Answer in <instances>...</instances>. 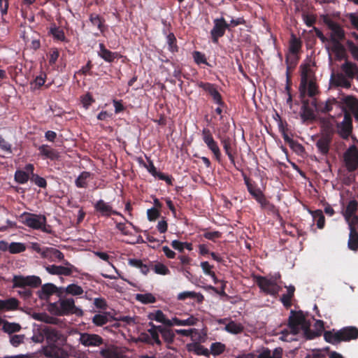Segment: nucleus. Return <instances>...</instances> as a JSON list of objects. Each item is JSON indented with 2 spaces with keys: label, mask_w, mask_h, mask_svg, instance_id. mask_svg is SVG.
<instances>
[{
  "label": "nucleus",
  "mask_w": 358,
  "mask_h": 358,
  "mask_svg": "<svg viewBox=\"0 0 358 358\" xmlns=\"http://www.w3.org/2000/svg\"><path fill=\"white\" fill-rule=\"evenodd\" d=\"M49 311L57 316L75 314L80 317L83 315V311L76 306L74 299L72 298L60 299L58 302L50 303Z\"/></svg>",
  "instance_id": "obj_1"
},
{
  "label": "nucleus",
  "mask_w": 358,
  "mask_h": 358,
  "mask_svg": "<svg viewBox=\"0 0 358 358\" xmlns=\"http://www.w3.org/2000/svg\"><path fill=\"white\" fill-rule=\"evenodd\" d=\"M308 320H306L303 311L293 310L290 312V315L288 319V327L292 336H296L302 329L303 335H305L306 325L308 324Z\"/></svg>",
  "instance_id": "obj_2"
},
{
  "label": "nucleus",
  "mask_w": 358,
  "mask_h": 358,
  "mask_svg": "<svg viewBox=\"0 0 358 358\" xmlns=\"http://www.w3.org/2000/svg\"><path fill=\"white\" fill-rule=\"evenodd\" d=\"M22 222L27 227L33 229H40L43 232H48L46 228V217L41 214H34L31 213H24L21 215Z\"/></svg>",
  "instance_id": "obj_3"
},
{
  "label": "nucleus",
  "mask_w": 358,
  "mask_h": 358,
  "mask_svg": "<svg viewBox=\"0 0 358 358\" xmlns=\"http://www.w3.org/2000/svg\"><path fill=\"white\" fill-rule=\"evenodd\" d=\"M255 282L259 289L266 294L276 296L280 290V287L277 284V278L268 279L262 275L255 276Z\"/></svg>",
  "instance_id": "obj_4"
},
{
  "label": "nucleus",
  "mask_w": 358,
  "mask_h": 358,
  "mask_svg": "<svg viewBox=\"0 0 358 358\" xmlns=\"http://www.w3.org/2000/svg\"><path fill=\"white\" fill-rule=\"evenodd\" d=\"M201 136L203 142L213 154L215 159L218 163H220L222 160V153L218 143L215 141L210 130L208 128H203L201 131Z\"/></svg>",
  "instance_id": "obj_5"
},
{
  "label": "nucleus",
  "mask_w": 358,
  "mask_h": 358,
  "mask_svg": "<svg viewBox=\"0 0 358 358\" xmlns=\"http://www.w3.org/2000/svg\"><path fill=\"white\" fill-rule=\"evenodd\" d=\"M13 288H25L26 287H37L41 284L39 277L35 275H14L12 280Z\"/></svg>",
  "instance_id": "obj_6"
},
{
  "label": "nucleus",
  "mask_w": 358,
  "mask_h": 358,
  "mask_svg": "<svg viewBox=\"0 0 358 358\" xmlns=\"http://www.w3.org/2000/svg\"><path fill=\"white\" fill-rule=\"evenodd\" d=\"M229 29L228 23L223 17L213 20V27L210 30V38L213 43H218L219 38L224 36Z\"/></svg>",
  "instance_id": "obj_7"
},
{
  "label": "nucleus",
  "mask_w": 358,
  "mask_h": 358,
  "mask_svg": "<svg viewBox=\"0 0 358 358\" xmlns=\"http://www.w3.org/2000/svg\"><path fill=\"white\" fill-rule=\"evenodd\" d=\"M344 162L349 172L355 171L358 167V148L351 145L344 153Z\"/></svg>",
  "instance_id": "obj_8"
},
{
  "label": "nucleus",
  "mask_w": 358,
  "mask_h": 358,
  "mask_svg": "<svg viewBox=\"0 0 358 358\" xmlns=\"http://www.w3.org/2000/svg\"><path fill=\"white\" fill-rule=\"evenodd\" d=\"M343 120L341 123L338 124V128L340 135L343 138H347L350 135L352 130V119L350 113L345 110L344 107H343Z\"/></svg>",
  "instance_id": "obj_9"
},
{
  "label": "nucleus",
  "mask_w": 358,
  "mask_h": 358,
  "mask_svg": "<svg viewBox=\"0 0 358 358\" xmlns=\"http://www.w3.org/2000/svg\"><path fill=\"white\" fill-rule=\"evenodd\" d=\"M94 210L96 213H99L100 216L102 217H110L111 215H120L123 217V215L117 212L115 210L113 209L112 206L106 203L103 199L98 200L94 204Z\"/></svg>",
  "instance_id": "obj_10"
},
{
  "label": "nucleus",
  "mask_w": 358,
  "mask_h": 358,
  "mask_svg": "<svg viewBox=\"0 0 358 358\" xmlns=\"http://www.w3.org/2000/svg\"><path fill=\"white\" fill-rule=\"evenodd\" d=\"M63 289L64 287H57L52 283H46L37 292V295L41 300H48L53 294H57L59 297L62 296Z\"/></svg>",
  "instance_id": "obj_11"
},
{
  "label": "nucleus",
  "mask_w": 358,
  "mask_h": 358,
  "mask_svg": "<svg viewBox=\"0 0 358 358\" xmlns=\"http://www.w3.org/2000/svg\"><path fill=\"white\" fill-rule=\"evenodd\" d=\"M64 264L67 266H57V265H48L45 267V270L52 275H63L66 276L71 275L76 268L73 265L69 263L68 261L64 262Z\"/></svg>",
  "instance_id": "obj_12"
},
{
  "label": "nucleus",
  "mask_w": 358,
  "mask_h": 358,
  "mask_svg": "<svg viewBox=\"0 0 358 358\" xmlns=\"http://www.w3.org/2000/svg\"><path fill=\"white\" fill-rule=\"evenodd\" d=\"M306 331L304 337L308 340H312L317 337L320 336L322 333L324 334V323L322 320H316L314 324V330L310 329V322L308 321V324L306 325Z\"/></svg>",
  "instance_id": "obj_13"
},
{
  "label": "nucleus",
  "mask_w": 358,
  "mask_h": 358,
  "mask_svg": "<svg viewBox=\"0 0 358 358\" xmlns=\"http://www.w3.org/2000/svg\"><path fill=\"white\" fill-rule=\"evenodd\" d=\"M329 29L331 30V41L334 43H341L345 38V34L343 27L337 22L329 20L327 22Z\"/></svg>",
  "instance_id": "obj_14"
},
{
  "label": "nucleus",
  "mask_w": 358,
  "mask_h": 358,
  "mask_svg": "<svg viewBox=\"0 0 358 358\" xmlns=\"http://www.w3.org/2000/svg\"><path fill=\"white\" fill-rule=\"evenodd\" d=\"M312 105L315 108L316 110L327 113L332 110L334 106H338L340 108L341 102L335 98H329L326 102L317 103L316 100L312 102Z\"/></svg>",
  "instance_id": "obj_15"
},
{
  "label": "nucleus",
  "mask_w": 358,
  "mask_h": 358,
  "mask_svg": "<svg viewBox=\"0 0 358 358\" xmlns=\"http://www.w3.org/2000/svg\"><path fill=\"white\" fill-rule=\"evenodd\" d=\"M332 141V134L331 133H325L316 142V147L320 153L324 156L328 155L330 149V145Z\"/></svg>",
  "instance_id": "obj_16"
},
{
  "label": "nucleus",
  "mask_w": 358,
  "mask_h": 358,
  "mask_svg": "<svg viewBox=\"0 0 358 358\" xmlns=\"http://www.w3.org/2000/svg\"><path fill=\"white\" fill-rule=\"evenodd\" d=\"M99 50L97 52V55L105 62L108 63L113 62L115 59H118L122 57V55L117 52H112L107 49L105 45L102 43L99 45Z\"/></svg>",
  "instance_id": "obj_17"
},
{
  "label": "nucleus",
  "mask_w": 358,
  "mask_h": 358,
  "mask_svg": "<svg viewBox=\"0 0 358 358\" xmlns=\"http://www.w3.org/2000/svg\"><path fill=\"white\" fill-rule=\"evenodd\" d=\"M197 85L212 99L213 101L222 96L215 84L201 81L198 83Z\"/></svg>",
  "instance_id": "obj_18"
},
{
  "label": "nucleus",
  "mask_w": 358,
  "mask_h": 358,
  "mask_svg": "<svg viewBox=\"0 0 358 358\" xmlns=\"http://www.w3.org/2000/svg\"><path fill=\"white\" fill-rule=\"evenodd\" d=\"M220 143L223 147L225 154L228 156L231 164L236 166L235 155L236 150L232 146L231 140L229 137H224L220 139Z\"/></svg>",
  "instance_id": "obj_19"
},
{
  "label": "nucleus",
  "mask_w": 358,
  "mask_h": 358,
  "mask_svg": "<svg viewBox=\"0 0 358 358\" xmlns=\"http://www.w3.org/2000/svg\"><path fill=\"white\" fill-rule=\"evenodd\" d=\"M103 342V338L97 334L85 333L80 336V343L85 346H99Z\"/></svg>",
  "instance_id": "obj_20"
},
{
  "label": "nucleus",
  "mask_w": 358,
  "mask_h": 358,
  "mask_svg": "<svg viewBox=\"0 0 358 358\" xmlns=\"http://www.w3.org/2000/svg\"><path fill=\"white\" fill-rule=\"evenodd\" d=\"M340 108L343 110V107L350 113L358 110V99L352 95L345 96L340 101Z\"/></svg>",
  "instance_id": "obj_21"
},
{
  "label": "nucleus",
  "mask_w": 358,
  "mask_h": 358,
  "mask_svg": "<svg viewBox=\"0 0 358 358\" xmlns=\"http://www.w3.org/2000/svg\"><path fill=\"white\" fill-rule=\"evenodd\" d=\"M339 334L342 338V341L347 342L355 340L358 338V328L353 326H348L341 329Z\"/></svg>",
  "instance_id": "obj_22"
},
{
  "label": "nucleus",
  "mask_w": 358,
  "mask_h": 358,
  "mask_svg": "<svg viewBox=\"0 0 358 358\" xmlns=\"http://www.w3.org/2000/svg\"><path fill=\"white\" fill-rule=\"evenodd\" d=\"M115 320L116 318L114 317L109 312L96 314L92 318V323L96 327H103L108 322Z\"/></svg>",
  "instance_id": "obj_23"
},
{
  "label": "nucleus",
  "mask_w": 358,
  "mask_h": 358,
  "mask_svg": "<svg viewBox=\"0 0 358 358\" xmlns=\"http://www.w3.org/2000/svg\"><path fill=\"white\" fill-rule=\"evenodd\" d=\"M243 176L248 192L255 200L264 194L263 192L257 186L255 182L252 181V180L244 173Z\"/></svg>",
  "instance_id": "obj_24"
},
{
  "label": "nucleus",
  "mask_w": 358,
  "mask_h": 358,
  "mask_svg": "<svg viewBox=\"0 0 358 358\" xmlns=\"http://www.w3.org/2000/svg\"><path fill=\"white\" fill-rule=\"evenodd\" d=\"M331 83L333 85L336 87H341L345 89L351 87V82L348 80L347 76L341 73H338L336 75H332Z\"/></svg>",
  "instance_id": "obj_25"
},
{
  "label": "nucleus",
  "mask_w": 358,
  "mask_h": 358,
  "mask_svg": "<svg viewBox=\"0 0 358 358\" xmlns=\"http://www.w3.org/2000/svg\"><path fill=\"white\" fill-rule=\"evenodd\" d=\"M148 318L151 321L155 320L157 322H160L168 327H172V324L171 323L170 320L166 317L164 313L161 310H157L155 312L150 313L148 315Z\"/></svg>",
  "instance_id": "obj_26"
},
{
  "label": "nucleus",
  "mask_w": 358,
  "mask_h": 358,
  "mask_svg": "<svg viewBox=\"0 0 358 358\" xmlns=\"http://www.w3.org/2000/svg\"><path fill=\"white\" fill-rule=\"evenodd\" d=\"M341 70L344 72L345 76L350 79H353L358 73V66L355 63L346 60L341 65Z\"/></svg>",
  "instance_id": "obj_27"
},
{
  "label": "nucleus",
  "mask_w": 358,
  "mask_h": 358,
  "mask_svg": "<svg viewBox=\"0 0 358 358\" xmlns=\"http://www.w3.org/2000/svg\"><path fill=\"white\" fill-rule=\"evenodd\" d=\"M38 150L40 152V155L46 159L56 160L59 157V152L56 150L51 148L48 145L43 144L39 146Z\"/></svg>",
  "instance_id": "obj_28"
},
{
  "label": "nucleus",
  "mask_w": 358,
  "mask_h": 358,
  "mask_svg": "<svg viewBox=\"0 0 358 358\" xmlns=\"http://www.w3.org/2000/svg\"><path fill=\"white\" fill-rule=\"evenodd\" d=\"M45 354L48 357L52 358H66L68 357V354L66 351L55 344L48 347L45 350Z\"/></svg>",
  "instance_id": "obj_29"
},
{
  "label": "nucleus",
  "mask_w": 358,
  "mask_h": 358,
  "mask_svg": "<svg viewBox=\"0 0 358 358\" xmlns=\"http://www.w3.org/2000/svg\"><path fill=\"white\" fill-rule=\"evenodd\" d=\"M324 339L326 342L329 343L332 345H337L342 341L339 331H325L323 334Z\"/></svg>",
  "instance_id": "obj_30"
},
{
  "label": "nucleus",
  "mask_w": 358,
  "mask_h": 358,
  "mask_svg": "<svg viewBox=\"0 0 358 358\" xmlns=\"http://www.w3.org/2000/svg\"><path fill=\"white\" fill-rule=\"evenodd\" d=\"M301 117L303 122L315 120L316 117L313 110L308 106V101H303L301 106Z\"/></svg>",
  "instance_id": "obj_31"
},
{
  "label": "nucleus",
  "mask_w": 358,
  "mask_h": 358,
  "mask_svg": "<svg viewBox=\"0 0 358 358\" xmlns=\"http://www.w3.org/2000/svg\"><path fill=\"white\" fill-rule=\"evenodd\" d=\"M187 299H195L198 303H202L204 297L202 294L192 291L182 292L177 296V299L179 301H185Z\"/></svg>",
  "instance_id": "obj_32"
},
{
  "label": "nucleus",
  "mask_w": 358,
  "mask_h": 358,
  "mask_svg": "<svg viewBox=\"0 0 358 358\" xmlns=\"http://www.w3.org/2000/svg\"><path fill=\"white\" fill-rule=\"evenodd\" d=\"M48 34L52 35L54 40L55 41L62 42L66 41V36L64 30L56 26L55 24H53L50 26Z\"/></svg>",
  "instance_id": "obj_33"
},
{
  "label": "nucleus",
  "mask_w": 358,
  "mask_h": 358,
  "mask_svg": "<svg viewBox=\"0 0 358 358\" xmlns=\"http://www.w3.org/2000/svg\"><path fill=\"white\" fill-rule=\"evenodd\" d=\"M42 257L45 258L50 257L59 261H65L64 254L60 250L54 248H46L45 250H43L42 252Z\"/></svg>",
  "instance_id": "obj_34"
},
{
  "label": "nucleus",
  "mask_w": 358,
  "mask_h": 358,
  "mask_svg": "<svg viewBox=\"0 0 358 358\" xmlns=\"http://www.w3.org/2000/svg\"><path fill=\"white\" fill-rule=\"evenodd\" d=\"M19 301L15 298H10L6 300L0 299V310H12L17 309Z\"/></svg>",
  "instance_id": "obj_35"
},
{
  "label": "nucleus",
  "mask_w": 358,
  "mask_h": 358,
  "mask_svg": "<svg viewBox=\"0 0 358 358\" xmlns=\"http://www.w3.org/2000/svg\"><path fill=\"white\" fill-rule=\"evenodd\" d=\"M90 21L92 25L97 27L98 29L103 33L105 31L104 22L105 20L99 15L96 13H92L90 15Z\"/></svg>",
  "instance_id": "obj_36"
},
{
  "label": "nucleus",
  "mask_w": 358,
  "mask_h": 358,
  "mask_svg": "<svg viewBox=\"0 0 358 358\" xmlns=\"http://www.w3.org/2000/svg\"><path fill=\"white\" fill-rule=\"evenodd\" d=\"M302 43L300 38L292 34L289 41V50L292 55H297L301 50Z\"/></svg>",
  "instance_id": "obj_37"
},
{
  "label": "nucleus",
  "mask_w": 358,
  "mask_h": 358,
  "mask_svg": "<svg viewBox=\"0 0 358 358\" xmlns=\"http://www.w3.org/2000/svg\"><path fill=\"white\" fill-rule=\"evenodd\" d=\"M91 173L83 171L75 180V185L78 188H86L87 187V180L91 177Z\"/></svg>",
  "instance_id": "obj_38"
},
{
  "label": "nucleus",
  "mask_w": 358,
  "mask_h": 358,
  "mask_svg": "<svg viewBox=\"0 0 358 358\" xmlns=\"http://www.w3.org/2000/svg\"><path fill=\"white\" fill-rule=\"evenodd\" d=\"M166 43L168 45V50L172 54H176L178 52L179 47L177 45V39L173 33L171 32L166 36Z\"/></svg>",
  "instance_id": "obj_39"
},
{
  "label": "nucleus",
  "mask_w": 358,
  "mask_h": 358,
  "mask_svg": "<svg viewBox=\"0 0 358 358\" xmlns=\"http://www.w3.org/2000/svg\"><path fill=\"white\" fill-rule=\"evenodd\" d=\"M62 292H63V294L65 292L66 294L72 296H79L84 292L83 289L76 284L69 285L66 287H64V289L62 290Z\"/></svg>",
  "instance_id": "obj_40"
},
{
  "label": "nucleus",
  "mask_w": 358,
  "mask_h": 358,
  "mask_svg": "<svg viewBox=\"0 0 358 358\" xmlns=\"http://www.w3.org/2000/svg\"><path fill=\"white\" fill-rule=\"evenodd\" d=\"M348 246L351 250L357 251L358 250V232L357 230L350 231Z\"/></svg>",
  "instance_id": "obj_41"
},
{
  "label": "nucleus",
  "mask_w": 358,
  "mask_h": 358,
  "mask_svg": "<svg viewBox=\"0 0 358 358\" xmlns=\"http://www.w3.org/2000/svg\"><path fill=\"white\" fill-rule=\"evenodd\" d=\"M224 329L229 333L238 334L243 331V327L241 324L231 320L226 324Z\"/></svg>",
  "instance_id": "obj_42"
},
{
  "label": "nucleus",
  "mask_w": 358,
  "mask_h": 358,
  "mask_svg": "<svg viewBox=\"0 0 358 358\" xmlns=\"http://www.w3.org/2000/svg\"><path fill=\"white\" fill-rule=\"evenodd\" d=\"M357 208L358 202L355 199L350 200L343 212V216L349 217L352 216V215H356Z\"/></svg>",
  "instance_id": "obj_43"
},
{
  "label": "nucleus",
  "mask_w": 358,
  "mask_h": 358,
  "mask_svg": "<svg viewBox=\"0 0 358 358\" xmlns=\"http://www.w3.org/2000/svg\"><path fill=\"white\" fill-rule=\"evenodd\" d=\"M136 299L143 304L153 303L156 302L155 296L151 293L138 294H136Z\"/></svg>",
  "instance_id": "obj_44"
},
{
  "label": "nucleus",
  "mask_w": 358,
  "mask_h": 358,
  "mask_svg": "<svg viewBox=\"0 0 358 358\" xmlns=\"http://www.w3.org/2000/svg\"><path fill=\"white\" fill-rule=\"evenodd\" d=\"M3 331L8 334H13L18 332L21 329V327L17 323L9 322L8 321H3Z\"/></svg>",
  "instance_id": "obj_45"
},
{
  "label": "nucleus",
  "mask_w": 358,
  "mask_h": 358,
  "mask_svg": "<svg viewBox=\"0 0 358 358\" xmlns=\"http://www.w3.org/2000/svg\"><path fill=\"white\" fill-rule=\"evenodd\" d=\"M8 250L11 254H18L26 250V245L22 243L12 242L8 245Z\"/></svg>",
  "instance_id": "obj_46"
},
{
  "label": "nucleus",
  "mask_w": 358,
  "mask_h": 358,
  "mask_svg": "<svg viewBox=\"0 0 358 358\" xmlns=\"http://www.w3.org/2000/svg\"><path fill=\"white\" fill-rule=\"evenodd\" d=\"M347 20L350 23L348 27L358 31V13H349L345 15Z\"/></svg>",
  "instance_id": "obj_47"
},
{
  "label": "nucleus",
  "mask_w": 358,
  "mask_h": 358,
  "mask_svg": "<svg viewBox=\"0 0 358 358\" xmlns=\"http://www.w3.org/2000/svg\"><path fill=\"white\" fill-rule=\"evenodd\" d=\"M15 180L19 184H24L29 179V175L22 170H17L15 173Z\"/></svg>",
  "instance_id": "obj_48"
},
{
  "label": "nucleus",
  "mask_w": 358,
  "mask_h": 358,
  "mask_svg": "<svg viewBox=\"0 0 358 358\" xmlns=\"http://www.w3.org/2000/svg\"><path fill=\"white\" fill-rule=\"evenodd\" d=\"M331 50L335 53L338 59H342L345 57V50L341 43H334Z\"/></svg>",
  "instance_id": "obj_49"
},
{
  "label": "nucleus",
  "mask_w": 358,
  "mask_h": 358,
  "mask_svg": "<svg viewBox=\"0 0 358 358\" xmlns=\"http://www.w3.org/2000/svg\"><path fill=\"white\" fill-rule=\"evenodd\" d=\"M346 45L353 59L358 62V44L351 40H347Z\"/></svg>",
  "instance_id": "obj_50"
},
{
  "label": "nucleus",
  "mask_w": 358,
  "mask_h": 358,
  "mask_svg": "<svg viewBox=\"0 0 358 358\" xmlns=\"http://www.w3.org/2000/svg\"><path fill=\"white\" fill-rule=\"evenodd\" d=\"M225 349V345L220 342L213 343L210 345V352L213 355H221L224 352Z\"/></svg>",
  "instance_id": "obj_51"
},
{
  "label": "nucleus",
  "mask_w": 358,
  "mask_h": 358,
  "mask_svg": "<svg viewBox=\"0 0 358 358\" xmlns=\"http://www.w3.org/2000/svg\"><path fill=\"white\" fill-rule=\"evenodd\" d=\"M151 268L155 271L157 274L159 275H168L170 273V271L166 266L163 264L157 263L155 265L150 264Z\"/></svg>",
  "instance_id": "obj_52"
},
{
  "label": "nucleus",
  "mask_w": 358,
  "mask_h": 358,
  "mask_svg": "<svg viewBox=\"0 0 358 358\" xmlns=\"http://www.w3.org/2000/svg\"><path fill=\"white\" fill-rule=\"evenodd\" d=\"M194 62L199 65L201 64L211 66V65L207 62L206 56L203 53L199 51H194L192 54Z\"/></svg>",
  "instance_id": "obj_53"
},
{
  "label": "nucleus",
  "mask_w": 358,
  "mask_h": 358,
  "mask_svg": "<svg viewBox=\"0 0 358 358\" xmlns=\"http://www.w3.org/2000/svg\"><path fill=\"white\" fill-rule=\"evenodd\" d=\"M313 217L317 219V226L319 229L324 227L325 218L321 210H317L313 213Z\"/></svg>",
  "instance_id": "obj_54"
},
{
  "label": "nucleus",
  "mask_w": 358,
  "mask_h": 358,
  "mask_svg": "<svg viewBox=\"0 0 358 358\" xmlns=\"http://www.w3.org/2000/svg\"><path fill=\"white\" fill-rule=\"evenodd\" d=\"M45 74H41L38 76H36L33 82L31 83V88L36 90L39 89L41 86H43L45 82Z\"/></svg>",
  "instance_id": "obj_55"
},
{
  "label": "nucleus",
  "mask_w": 358,
  "mask_h": 358,
  "mask_svg": "<svg viewBox=\"0 0 358 358\" xmlns=\"http://www.w3.org/2000/svg\"><path fill=\"white\" fill-rule=\"evenodd\" d=\"M297 58L290 59L288 57H286L285 62L287 64V83L290 81L289 70L294 69L297 64Z\"/></svg>",
  "instance_id": "obj_56"
},
{
  "label": "nucleus",
  "mask_w": 358,
  "mask_h": 358,
  "mask_svg": "<svg viewBox=\"0 0 358 358\" xmlns=\"http://www.w3.org/2000/svg\"><path fill=\"white\" fill-rule=\"evenodd\" d=\"M162 336L166 343L170 344L172 343L174 341L175 334L172 329L168 327L166 330L162 334Z\"/></svg>",
  "instance_id": "obj_57"
},
{
  "label": "nucleus",
  "mask_w": 358,
  "mask_h": 358,
  "mask_svg": "<svg viewBox=\"0 0 358 358\" xmlns=\"http://www.w3.org/2000/svg\"><path fill=\"white\" fill-rule=\"evenodd\" d=\"M160 210L155 208H151L147 210L148 219L150 222L155 221L160 217Z\"/></svg>",
  "instance_id": "obj_58"
},
{
  "label": "nucleus",
  "mask_w": 358,
  "mask_h": 358,
  "mask_svg": "<svg viewBox=\"0 0 358 358\" xmlns=\"http://www.w3.org/2000/svg\"><path fill=\"white\" fill-rule=\"evenodd\" d=\"M146 157V159L148 162V164H146V167H145L148 171L154 177H157L158 176V174L160 173V172H158L157 171V169L156 167L154 165V163L151 160V159L150 157Z\"/></svg>",
  "instance_id": "obj_59"
},
{
  "label": "nucleus",
  "mask_w": 358,
  "mask_h": 358,
  "mask_svg": "<svg viewBox=\"0 0 358 358\" xmlns=\"http://www.w3.org/2000/svg\"><path fill=\"white\" fill-rule=\"evenodd\" d=\"M203 236L210 241H215V239L220 238L222 236L221 232L218 231H205L203 234Z\"/></svg>",
  "instance_id": "obj_60"
},
{
  "label": "nucleus",
  "mask_w": 358,
  "mask_h": 358,
  "mask_svg": "<svg viewBox=\"0 0 358 358\" xmlns=\"http://www.w3.org/2000/svg\"><path fill=\"white\" fill-rule=\"evenodd\" d=\"M201 267L206 275L210 277L214 276V271L212 270L213 266L210 265L208 262H202L201 263Z\"/></svg>",
  "instance_id": "obj_61"
},
{
  "label": "nucleus",
  "mask_w": 358,
  "mask_h": 358,
  "mask_svg": "<svg viewBox=\"0 0 358 358\" xmlns=\"http://www.w3.org/2000/svg\"><path fill=\"white\" fill-rule=\"evenodd\" d=\"M31 180L38 187L45 188L47 186V182L45 178L39 176L37 174H33Z\"/></svg>",
  "instance_id": "obj_62"
},
{
  "label": "nucleus",
  "mask_w": 358,
  "mask_h": 358,
  "mask_svg": "<svg viewBox=\"0 0 358 358\" xmlns=\"http://www.w3.org/2000/svg\"><path fill=\"white\" fill-rule=\"evenodd\" d=\"M344 217L349 225L350 231H351V230H356L355 225L358 224V216L357 215H352L351 217Z\"/></svg>",
  "instance_id": "obj_63"
},
{
  "label": "nucleus",
  "mask_w": 358,
  "mask_h": 358,
  "mask_svg": "<svg viewBox=\"0 0 358 358\" xmlns=\"http://www.w3.org/2000/svg\"><path fill=\"white\" fill-rule=\"evenodd\" d=\"M101 355L103 358H119L118 354L115 351L110 349L102 350Z\"/></svg>",
  "instance_id": "obj_64"
}]
</instances>
